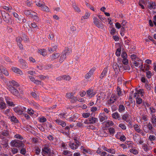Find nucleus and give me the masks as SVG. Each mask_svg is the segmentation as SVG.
I'll list each match as a JSON object with an SVG mask.
<instances>
[{
    "label": "nucleus",
    "instance_id": "obj_1",
    "mask_svg": "<svg viewBox=\"0 0 156 156\" xmlns=\"http://www.w3.org/2000/svg\"><path fill=\"white\" fill-rule=\"evenodd\" d=\"M12 147H23L24 144L22 141L17 139L12 140L10 143Z\"/></svg>",
    "mask_w": 156,
    "mask_h": 156
},
{
    "label": "nucleus",
    "instance_id": "obj_2",
    "mask_svg": "<svg viewBox=\"0 0 156 156\" xmlns=\"http://www.w3.org/2000/svg\"><path fill=\"white\" fill-rule=\"evenodd\" d=\"M42 154L43 156H50L51 155V150L48 146L45 144L42 149Z\"/></svg>",
    "mask_w": 156,
    "mask_h": 156
},
{
    "label": "nucleus",
    "instance_id": "obj_3",
    "mask_svg": "<svg viewBox=\"0 0 156 156\" xmlns=\"http://www.w3.org/2000/svg\"><path fill=\"white\" fill-rule=\"evenodd\" d=\"M1 13L4 20L6 23H9L11 20V19L9 14L4 11H1Z\"/></svg>",
    "mask_w": 156,
    "mask_h": 156
},
{
    "label": "nucleus",
    "instance_id": "obj_4",
    "mask_svg": "<svg viewBox=\"0 0 156 156\" xmlns=\"http://www.w3.org/2000/svg\"><path fill=\"white\" fill-rule=\"evenodd\" d=\"M9 137V131L6 129H4L0 133V138L2 140Z\"/></svg>",
    "mask_w": 156,
    "mask_h": 156
},
{
    "label": "nucleus",
    "instance_id": "obj_5",
    "mask_svg": "<svg viewBox=\"0 0 156 156\" xmlns=\"http://www.w3.org/2000/svg\"><path fill=\"white\" fill-rule=\"evenodd\" d=\"M8 89L10 92L13 95L16 96H19L20 93L19 91L14 87L12 86H9V87Z\"/></svg>",
    "mask_w": 156,
    "mask_h": 156
},
{
    "label": "nucleus",
    "instance_id": "obj_6",
    "mask_svg": "<svg viewBox=\"0 0 156 156\" xmlns=\"http://www.w3.org/2000/svg\"><path fill=\"white\" fill-rule=\"evenodd\" d=\"M93 20L94 23L98 28H101L103 27V24L97 17H94Z\"/></svg>",
    "mask_w": 156,
    "mask_h": 156
},
{
    "label": "nucleus",
    "instance_id": "obj_7",
    "mask_svg": "<svg viewBox=\"0 0 156 156\" xmlns=\"http://www.w3.org/2000/svg\"><path fill=\"white\" fill-rule=\"evenodd\" d=\"M96 68L94 67L91 69L89 72L87 73L85 76V78L86 79H88L90 78L91 76L93 75L95 71Z\"/></svg>",
    "mask_w": 156,
    "mask_h": 156
},
{
    "label": "nucleus",
    "instance_id": "obj_8",
    "mask_svg": "<svg viewBox=\"0 0 156 156\" xmlns=\"http://www.w3.org/2000/svg\"><path fill=\"white\" fill-rule=\"evenodd\" d=\"M130 116L128 113H126L124 114L122 116V120L126 121L127 122H130Z\"/></svg>",
    "mask_w": 156,
    "mask_h": 156
},
{
    "label": "nucleus",
    "instance_id": "obj_9",
    "mask_svg": "<svg viewBox=\"0 0 156 156\" xmlns=\"http://www.w3.org/2000/svg\"><path fill=\"white\" fill-rule=\"evenodd\" d=\"M60 54L58 52H55L50 56V59L52 61H53L57 59L60 55Z\"/></svg>",
    "mask_w": 156,
    "mask_h": 156
},
{
    "label": "nucleus",
    "instance_id": "obj_10",
    "mask_svg": "<svg viewBox=\"0 0 156 156\" xmlns=\"http://www.w3.org/2000/svg\"><path fill=\"white\" fill-rule=\"evenodd\" d=\"M19 62L20 63V66L22 68L26 69L28 68L27 63L25 61L22 59H20L19 60Z\"/></svg>",
    "mask_w": 156,
    "mask_h": 156
},
{
    "label": "nucleus",
    "instance_id": "obj_11",
    "mask_svg": "<svg viewBox=\"0 0 156 156\" xmlns=\"http://www.w3.org/2000/svg\"><path fill=\"white\" fill-rule=\"evenodd\" d=\"M99 118L100 121L102 122L104 120H106L108 117L106 115V114L105 112H103L100 114L99 115Z\"/></svg>",
    "mask_w": 156,
    "mask_h": 156
},
{
    "label": "nucleus",
    "instance_id": "obj_12",
    "mask_svg": "<svg viewBox=\"0 0 156 156\" xmlns=\"http://www.w3.org/2000/svg\"><path fill=\"white\" fill-rule=\"evenodd\" d=\"M71 50L68 47H65L62 53L63 55H65L66 56L67 55H69L71 53Z\"/></svg>",
    "mask_w": 156,
    "mask_h": 156
},
{
    "label": "nucleus",
    "instance_id": "obj_13",
    "mask_svg": "<svg viewBox=\"0 0 156 156\" xmlns=\"http://www.w3.org/2000/svg\"><path fill=\"white\" fill-rule=\"evenodd\" d=\"M86 93L88 96L90 98L94 96L96 94V93L94 92L92 89H89L87 90Z\"/></svg>",
    "mask_w": 156,
    "mask_h": 156
},
{
    "label": "nucleus",
    "instance_id": "obj_14",
    "mask_svg": "<svg viewBox=\"0 0 156 156\" xmlns=\"http://www.w3.org/2000/svg\"><path fill=\"white\" fill-rule=\"evenodd\" d=\"M51 47H48V50L49 52L52 53L56 51L58 48V46L57 45H53L52 44Z\"/></svg>",
    "mask_w": 156,
    "mask_h": 156
},
{
    "label": "nucleus",
    "instance_id": "obj_15",
    "mask_svg": "<svg viewBox=\"0 0 156 156\" xmlns=\"http://www.w3.org/2000/svg\"><path fill=\"white\" fill-rule=\"evenodd\" d=\"M125 107L124 104L119 105V106L118 111L121 113L124 112L125 111Z\"/></svg>",
    "mask_w": 156,
    "mask_h": 156
},
{
    "label": "nucleus",
    "instance_id": "obj_16",
    "mask_svg": "<svg viewBox=\"0 0 156 156\" xmlns=\"http://www.w3.org/2000/svg\"><path fill=\"white\" fill-rule=\"evenodd\" d=\"M108 68V66L106 67L103 70L101 75L100 76V78L101 79H102L106 75L107 73Z\"/></svg>",
    "mask_w": 156,
    "mask_h": 156
},
{
    "label": "nucleus",
    "instance_id": "obj_17",
    "mask_svg": "<svg viewBox=\"0 0 156 156\" xmlns=\"http://www.w3.org/2000/svg\"><path fill=\"white\" fill-rule=\"evenodd\" d=\"M90 124H94L98 122V120L97 118L92 117L88 118Z\"/></svg>",
    "mask_w": 156,
    "mask_h": 156
},
{
    "label": "nucleus",
    "instance_id": "obj_18",
    "mask_svg": "<svg viewBox=\"0 0 156 156\" xmlns=\"http://www.w3.org/2000/svg\"><path fill=\"white\" fill-rule=\"evenodd\" d=\"M112 116L115 119H118L119 120L121 119L120 115L117 112L113 113L112 115Z\"/></svg>",
    "mask_w": 156,
    "mask_h": 156
},
{
    "label": "nucleus",
    "instance_id": "obj_19",
    "mask_svg": "<svg viewBox=\"0 0 156 156\" xmlns=\"http://www.w3.org/2000/svg\"><path fill=\"white\" fill-rule=\"evenodd\" d=\"M151 121L154 126H156V116L155 114H152L151 118Z\"/></svg>",
    "mask_w": 156,
    "mask_h": 156
},
{
    "label": "nucleus",
    "instance_id": "obj_20",
    "mask_svg": "<svg viewBox=\"0 0 156 156\" xmlns=\"http://www.w3.org/2000/svg\"><path fill=\"white\" fill-rule=\"evenodd\" d=\"M12 70L14 72L19 74L21 75L23 74V72L19 69L16 67H13L12 68Z\"/></svg>",
    "mask_w": 156,
    "mask_h": 156
},
{
    "label": "nucleus",
    "instance_id": "obj_21",
    "mask_svg": "<svg viewBox=\"0 0 156 156\" xmlns=\"http://www.w3.org/2000/svg\"><path fill=\"white\" fill-rule=\"evenodd\" d=\"M55 122L57 123L62 127H65L66 125V123L65 122L60 119H57L55 120Z\"/></svg>",
    "mask_w": 156,
    "mask_h": 156
},
{
    "label": "nucleus",
    "instance_id": "obj_22",
    "mask_svg": "<svg viewBox=\"0 0 156 156\" xmlns=\"http://www.w3.org/2000/svg\"><path fill=\"white\" fill-rule=\"evenodd\" d=\"M112 67L115 73L119 72L118 70H119V67L117 63L115 62L113 63Z\"/></svg>",
    "mask_w": 156,
    "mask_h": 156
},
{
    "label": "nucleus",
    "instance_id": "obj_23",
    "mask_svg": "<svg viewBox=\"0 0 156 156\" xmlns=\"http://www.w3.org/2000/svg\"><path fill=\"white\" fill-rule=\"evenodd\" d=\"M14 111L18 114H22L23 113V111L20 109L18 107H15L14 109Z\"/></svg>",
    "mask_w": 156,
    "mask_h": 156
},
{
    "label": "nucleus",
    "instance_id": "obj_24",
    "mask_svg": "<svg viewBox=\"0 0 156 156\" xmlns=\"http://www.w3.org/2000/svg\"><path fill=\"white\" fill-rule=\"evenodd\" d=\"M5 100L6 103L8 105L10 106H14L15 105L13 104L12 102L10 101L9 99L8 98H5Z\"/></svg>",
    "mask_w": 156,
    "mask_h": 156
},
{
    "label": "nucleus",
    "instance_id": "obj_25",
    "mask_svg": "<svg viewBox=\"0 0 156 156\" xmlns=\"http://www.w3.org/2000/svg\"><path fill=\"white\" fill-rule=\"evenodd\" d=\"M71 152V151H69L65 150L62 152V154L67 156H72Z\"/></svg>",
    "mask_w": 156,
    "mask_h": 156
},
{
    "label": "nucleus",
    "instance_id": "obj_26",
    "mask_svg": "<svg viewBox=\"0 0 156 156\" xmlns=\"http://www.w3.org/2000/svg\"><path fill=\"white\" fill-rule=\"evenodd\" d=\"M66 56L65 55L62 54L60 56V58L59 59V62L60 63H62L65 59L66 58Z\"/></svg>",
    "mask_w": 156,
    "mask_h": 156
},
{
    "label": "nucleus",
    "instance_id": "obj_27",
    "mask_svg": "<svg viewBox=\"0 0 156 156\" xmlns=\"http://www.w3.org/2000/svg\"><path fill=\"white\" fill-rule=\"evenodd\" d=\"M117 94L118 95V96H122V92L121 88L117 86L116 90Z\"/></svg>",
    "mask_w": 156,
    "mask_h": 156
},
{
    "label": "nucleus",
    "instance_id": "obj_28",
    "mask_svg": "<svg viewBox=\"0 0 156 156\" xmlns=\"http://www.w3.org/2000/svg\"><path fill=\"white\" fill-rule=\"evenodd\" d=\"M42 10H44L46 12H49V9L48 7L46 5L43 4L41 8Z\"/></svg>",
    "mask_w": 156,
    "mask_h": 156
},
{
    "label": "nucleus",
    "instance_id": "obj_29",
    "mask_svg": "<svg viewBox=\"0 0 156 156\" xmlns=\"http://www.w3.org/2000/svg\"><path fill=\"white\" fill-rule=\"evenodd\" d=\"M81 149H82L84 151L90 154H92V152L90 149H85L83 146H82L81 147Z\"/></svg>",
    "mask_w": 156,
    "mask_h": 156
},
{
    "label": "nucleus",
    "instance_id": "obj_30",
    "mask_svg": "<svg viewBox=\"0 0 156 156\" xmlns=\"http://www.w3.org/2000/svg\"><path fill=\"white\" fill-rule=\"evenodd\" d=\"M62 76L63 80L66 81H69L71 79V77H70V76L68 75H63Z\"/></svg>",
    "mask_w": 156,
    "mask_h": 156
},
{
    "label": "nucleus",
    "instance_id": "obj_31",
    "mask_svg": "<svg viewBox=\"0 0 156 156\" xmlns=\"http://www.w3.org/2000/svg\"><path fill=\"white\" fill-rule=\"evenodd\" d=\"M69 146L73 150L76 149L78 148L77 146L74 143H69Z\"/></svg>",
    "mask_w": 156,
    "mask_h": 156
},
{
    "label": "nucleus",
    "instance_id": "obj_32",
    "mask_svg": "<svg viewBox=\"0 0 156 156\" xmlns=\"http://www.w3.org/2000/svg\"><path fill=\"white\" fill-rule=\"evenodd\" d=\"M136 102L137 104L140 105L143 102V100L142 98L138 97H136Z\"/></svg>",
    "mask_w": 156,
    "mask_h": 156
},
{
    "label": "nucleus",
    "instance_id": "obj_33",
    "mask_svg": "<svg viewBox=\"0 0 156 156\" xmlns=\"http://www.w3.org/2000/svg\"><path fill=\"white\" fill-rule=\"evenodd\" d=\"M142 148L145 151L147 152L150 150L148 146L146 144H144L143 145Z\"/></svg>",
    "mask_w": 156,
    "mask_h": 156
},
{
    "label": "nucleus",
    "instance_id": "obj_34",
    "mask_svg": "<svg viewBox=\"0 0 156 156\" xmlns=\"http://www.w3.org/2000/svg\"><path fill=\"white\" fill-rule=\"evenodd\" d=\"M0 71L6 76H8L9 75V73L7 70H5L4 68H2L1 67V69H0Z\"/></svg>",
    "mask_w": 156,
    "mask_h": 156
},
{
    "label": "nucleus",
    "instance_id": "obj_35",
    "mask_svg": "<svg viewBox=\"0 0 156 156\" xmlns=\"http://www.w3.org/2000/svg\"><path fill=\"white\" fill-rule=\"evenodd\" d=\"M129 151L134 154H138V150L135 148H132L129 150Z\"/></svg>",
    "mask_w": 156,
    "mask_h": 156
},
{
    "label": "nucleus",
    "instance_id": "obj_36",
    "mask_svg": "<svg viewBox=\"0 0 156 156\" xmlns=\"http://www.w3.org/2000/svg\"><path fill=\"white\" fill-rule=\"evenodd\" d=\"M38 52L43 56H45L46 55L45 50L44 49H41L39 50Z\"/></svg>",
    "mask_w": 156,
    "mask_h": 156
},
{
    "label": "nucleus",
    "instance_id": "obj_37",
    "mask_svg": "<svg viewBox=\"0 0 156 156\" xmlns=\"http://www.w3.org/2000/svg\"><path fill=\"white\" fill-rule=\"evenodd\" d=\"M146 76L148 79L151 78V76L153 75L152 73H151V71H147L146 72Z\"/></svg>",
    "mask_w": 156,
    "mask_h": 156
},
{
    "label": "nucleus",
    "instance_id": "obj_38",
    "mask_svg": "<svg viewBox=\"0 0 156 156\" xmlns=\"http://www.w3.org/2000/svg\"><path fill=\"white\" fill-rule=\"evenodd\" d=\"M108 131L110 134L113 136L115 133V130L114 128L110 127L108 128Z\"/></svg>",
    "mask_w": 156,
    "mask_h": 156
},
{
    "label": "nucleus",
    "instance_id": "obj_39",
    "mask_svg": "<svg viewBox=\"0 0 156 156\" xmlns=\"http://www.w3.org/2000/svg\"><path fill=\"white\" fill-rule=\"evenodd\" d=\"M6 104L4 102H1L0 103V108L3 109L6 108Z\"/></svg>",
    "mask_w": 156,
    "mask_h": 156
},
{
    "label": "nucleus",
    "instance_id": "obj_40",
    "mask_svg": "<svg viewBox=\"0 0 156 156\" xmlns=\"http://www.w3.org/2000/svg\"><path fill=\"white\" fill-rule=\"evenodd\" d=\"M24 13L26 16H28L31 14L32 11L29 10H25L24 11Z\"/></svg>",
    "mask_w": 156,
    "mask_h": 156
},
{
    "label": "nucleus",
    "instance_id": "obj_41",
    "mask_svg": "<svg viewBox=\"0 0 156 156\" xmlns=\"http://www.w3.org/2000/svg\"><path fill=\"white\" fill-rule=\"evenodd\" d=\"M10 119L11 121L14 123H17L18 121L16 118L14 116H11Z\"/></svg>",
    "mask_w": 156,
    "mask_h": 156
},
{
    "label": "nucleus",
    "instance_id": "obj_42",
    "mask_svg": "<svg viewBox=\"0 0 156 156\" xmlns=\"http://www.w3.org/2000/svg\"><path fill=\"white\" fill-rule=\"evenodd\" d=\"M32 105L34 106L35 108L37 109H39L40 108V105L38 103L35 102H32Z\"/></svg>",
    "mask_w": 156,
    "mask_h": 156
},
{
    "label": "nucleus",
    "instance_id": "obj_43",
    "mask_svg": "<svg viewBox=\"0 0 156 156\" xmlns=\"http://www.w3.org/2000/svg\"><path fill=\"white\" fill-rule=\"evenodd\" d=\"M107 151L113 154H114L115 153V151L113 148H108Z\"/></svg>",
    "mask_w": 156,
    "mask_h": 156
},
{
    "label": "nucleus",
    "instance_id": "obj_44",
    "mask_svg": "<svg viewBox=\"0 0 156 156\" xmlns=\"http://www.w3.org/2000/svg\"><path fill=\"white\" fill-rule=\"evenodd\" d=\"M150 109L151 112V115H152V114H155L154 113L156 112V109L154 108L153 107H151L150 108Z\"/></svg>",
    "mask_w": 156,
    "mask_h": 156
},
{
    "label": "nucleus",
    "instance_id": "obj_45",
    "mask_svg": "<svg viewBox=\"0 0 156 156\" xmlns=\"http://www.w3.org/2000/svg\"><path fill=\"white\" fill-rule=\"evenodd\" d=\"M90 16V14L89 13V12H87V13H86L85 15L83 16L81 18V20H83V19L82 18H83V19H87V18H89V17Z\"/></svg>",
    "mask_w": 156,
    "mask_h": 156
},
{
    "label": "nucleus",
    "instance_id": "obj_46",
    "mask_svg": "<svg viewBox=\"0 0 156 156\" xmlns=\"http://www.w3.org/2000/svg\"><path fill=\"white\" fill-rule=\"evenodd\" d=\"M121 51V48H118L115 52V54L117 56H119L120 55Z\"/></svg>",
    "mask_w": 156,
    "mask_h": 156
},
{
    "label": "nucleus",
    "instance_id": "obj_47",
    "mask_svg": "<svg viewBox=\"0 0 156 156\" xmlns=\"http://www.w3.org/2000/svg\"><path fill=\"white\" fill-rule=\"evenodd\" d=\"M73 94L72 93H66V97L69 98L71 99L73 97Z\"/></svg>",
    "mask_w": 156,
    "mask_h": 156
},
{
    "label": "nucleus",
    "instance_id": "obj_48",
    "mask_svg": "<svg viewBox=\"0 0 156 156\" xmlns=\"http://www.w3.org/2000/svg\"><path fill=\"white\" fill-rule=\"evenodd\" d=\"M119 126L123 130H125L126 129V126L123 123H120L119 124Z\"/></svg>",
    "mask_w": 156,
    "mask_h": 156
},
{
    "label": "nucleus",
    "instance_id": "obj_49",
    "mask_svg": "<svg viewBox=\"0 0 156 156\" xmlns=\"http://www.w3.org/2000/svg\"><path fill=\"white\" fill-rule=\"evenodd\" d=\"M115 101L114 100L113 98L111 96L110 99L108 101V103L109 104H111L114 103Z\"/></svg>",
    "mask_w": 156,
    "mask_h": 156
},
{
    "label": "nucleus",
    "instance_id": "obj_50",
    "mask_svg": "<svg viewBox=\"0 0 156 156\" xmlns=\"http://www.w3.org/2000/svg\"><path fill=\"white\" fill-rule=\"evenodd\" d=\"M72 99L71 101V102L74 103L76 101H78V99L76 97H73L72 98H71Z\"/></svg>",
    "mask_w": 156,
    "mask_h": 156
},
{
    "label": "nucleus",
    "instance_id": "obj_51",
    "mask_svg": "<svg viewBox=\"0 0 156 156\" xmlns=\"http://www.w3.org/2000/svg\"><path fill=\"white\" fill-rule=\"evenodd\" d=\"M14 137L15 138H17L21 140L23 139V137L22 136L20 135L19 134H16L14 136Z\"/></svg>",
    "mask_w": 156,
    "mask_h": 156
},
{
    "label": "nucleus",
    "instance_id": "obj_52",
    "mask_svg": "<svg viewBox=\"0 0 156 156\" xmlns=\"http://www.w3.org/2000/svg\"><path fill=\"white\" fill-rule=\"evenodd\" d=\"M27 112L30 115H32L34 114V111L31 108H28L27 110Z\"/></svg>",
    "mask_w": 156,
    "mask_h": 156
},
{
    "label": "nucleus",
    "instance_id": "obj_53",
    "mask_svg": "<svg viewBox=\"0 0 156 156\" xmlns=\"http://www.w3.org/2000/svg\"><path fill=\"white\" fill-rule=\"evenodd\" d=\"M22 37L23 38V40L25 41H28V38L25 34H23L22 35Z\"/></svg>",
    "mask_w": 156,
    "mask_h": 156
},
{
    "label": "nucleus",
    "instance_id": "obj_54",
    "mask_svg": "<svg viewBox=\"0 0 156 156\" xmlns=\"http://www.w3.org/2000/svg\"><path fill=\"white\" fill-rule=\"evenodd\" d=\"M11 151L13 154H15L18 152V150L17 148H12V150Z\"/></svg>",
    "mask_w": 156,
    "mask_h": 156
},
{
    "label": "nucleus",
    "instance_id": "obj_55",
    "mask_svg": "<svg viewBox=\"0 0 156 156\" xmlns=\"http://www.w3.org/2000/svg\"><path fill=\"white\" fill-rule=\"evenodd\" d=\"M22 40V38L21 37H18L16 38V41L17 44L21 43Z\"/></svg>",
    "mask_w": 156,
    "mask_h": 156
},
{
    "label": "nucleus",
    "instance_id": "obj_56",
    "mask_svg": "<svg viewBox=\"0 0 156 156\" xmlns=\"http://www.w3.org/2000/svg\"><path fill=\"white\" fill-rule=\"evenodd\" d=\"M138 94H141V96H144L143 94L144 93V91L143 89H140L137 91Z\"/></svg>",
    "mask_w": 156,
    "mask_h": 156
},
{
    "label": "nucleus",
    "instance_id": "obj_57",
    "mask_svg": "<svg viewBox=\"0 0 156 156\" xmlns=\"http://www.w3.org/2000/svg\"><path fill=\"white\" fill-rule=\"evenodd\" d=\"M141 63V62H139L136 61H134L133 63L135 66L137 67L138 66L140 65Z\"/></svg>",
    "mask_w": 156,
    "mask_h": 156
},
{
    "label": "nucleus",
    "instance_id": "obj_58",
    "mask_svg": "<svg viewBox=\"0 0 156 156\" xmlns=\"http://www.w3.org/2000/svg\"><path fill=\"white\" fill-rule=\"evenodd\" d=\"M46 119L44 117H42L40 118L39 121L41 122H44L46 121Z\"/></svg>",
    "mask_w": 156,
    "mask_h": 156
},
{
    "label": "nucleus",
    "instance_id": "obj_59",
    "mask_svg": "<svg viewBox=\"0 0 156 156\" xmlns=\"http://www.w3.org/2000/svg\"><path fill=\"white\" fill-rule=\"evenodd\" d=\"M147 126L148 128V129L150 130H151L153 129L152 125L150 122H149L148 123Z\"/></svg>",
    "mask_w": 156,
    "mask_h": 156
},
{
    "label": "nucleus",
    "instance_id": "obj_60",
    "mask_svg": "<svg viewBox=\"0 0 156 156\" xmlns=\"http://www.w3.org/2000/svg\"><path fill=\"white\" fill-rule=\"evenodd\" d=\"M26 150L24 148H22L20 150V153L23 155L26 154Z\"/></svg>",
    "mask_w": 156,
    "mask_h": 156
},
{
    "label": "nucleus",
    "instance_id": "obj_61",
    "mask_svg": "<svg viewBox=\"0 0 156 156\" xmlns=\"http://www.w3.org/2000/svg\"><path fill=\"white\" fill-rule=\"evenodd\" d=\"M122 63L125 65H127L128 63V61L127 58L125 59H123L122 60Z\"/></svg>",
    "mask_w": 156,
    "mask_h": 156
},
{
    "label": "nucleus",
    "instance_id": "obj_62",
    "mask_svg": "<svg viewBox=\"0 0 156 156\" xmlns=\"http://www.w3.org/2000/svg\"><path fill=\"white\" fill-rule=\"evenodd\" d=\"M83 116L85 118H87L89 116L90 114L89 113H84L83 114Z\"/></svg>",
    "mask_w": 156,
    "mask_h": 156
},
{
    "label": "nucleus",
    "instance_id": "obj_63",
    "mask_svg": "<svg viewBox=\"0 0 156 156\" xmlns=\"http://www.w3.org/2000/svg\"><path fill=\"white\" fill-rule=\"evenodd\" d=\"M127 56V54L126 52H123L121 55V57L123 58V59L126 58Z\"/></svg>",
    "mask_w": 156,
    "mask_h": 156
},
{
    "label": "nucleus",
    "instance_id": "obj_64",
    "mask_svg": "<svg viewBox=\"0 0 156 156\" xmlns=\"http://www.w3.org/2000/svg\"><path fill=\"white\" fill-rule=\"evenodd\" d=\"M149 139L151 141H153L155 139L156 137L154 135H150L149 137Z\"/></svg>",
    "mask_w": 156,
    "mask_h": 156
}]
</instances>
